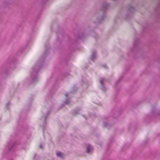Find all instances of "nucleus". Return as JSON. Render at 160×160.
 Wrapping results in <instances>:
<instances>
[{
  "label": "nucleus",
  "instance_id": "1",
  "mask_svg": "<svg viewBox=\"0 0 160 160\" xmlns=\"http://www.w3.org/2000/svg\"><path fill=\"white\" fill-rule=\"evenodd\" d=\"M47 52L44 54L42 57V60L39 61L32 68L30 74L31 82L32 83L34 82L37 80L38 77H37V73L40 69L42 67L44 58L47 55Z\"/></svg>",
  "mask_w": 160,
  "mask_h": 160
},
{
  "label": "nucleus",
  "instance_id": "2",
  "mask_svg": "<svg viewBox=\"0 0 160 160\" xmlns=\"http://www.w3.org/2000/svg\"><path fill=\"white\" fill-rule=\"evenodd\" d=\"M16 146L15 143L12 144H10L6 148L7 151L11 152L14 151L16 149Z\"/></svg>",
  "mask_w": 160,
  "mask_h": 160
},
{
  "label": "nucleus",
  "instance_id": "3",
  "mask_svg": "<svg viewBox=\"0 0 160 160\" xmlns=\"http://www.w3.org/2000/svg\"><path fill=\"white\" fill-rule=\"evenodd\" d=\"M107 81V80L104 78H101L100 80V82L101 85V88L103 91H105L106 90V88L104 86V82Z\"/></svg>",
  "mask_w": 160,
  "mask_h": 160
},
{
  "label": "nucleus",
  "instance_id": "4",
  "mask_svg": "<svg viewBox=\"0 0 160 160\" xmlns=\"http://www.w3.org/2000/svg\"><path fill=\"white\" fill-rule=\"evenodd\" d=\"M42 112L43 113V116L42 118L41 119L42 121L44 120V124L43 125V127H45V124H46V119L48 114L50 113V112L48 111V112L44 113V111H42Z\"/></svg>",
  "mask_w": 160,
  "mask_h": 160
},
{
  "label": "nucleus",
  "instance_id": "5",
  "mask_svg": "<svg viewBox=\"0 0 160 160\" xmlns=\"http://www.w3.org/2000/svg\"><path fill=\"white\" fill-rule=\"evenodd\" d=\"M86 152L88 153H90L93 150L92 146L89 144H87L86 145Z\"/></svg>",
  "mask_w": 160,
  "mask_h": 160
},
{
  "label": "nucleus",
  "instance_id": "6",
  "mask_svg": "<svg viewBox=\"0 0 160 160\" xmlns=\"http://www.w3.org/2000/svg\"><path fill=\"white\" fill-rule=\"evenodd\" d=\"M109 5L107 2H104L102 5V10L104 12L109 7Z\"/></svg>",
  "mask_w": 160,
  "mask_h": 160
},
{
  "label": "nucleus",
  "instance_id": "7",
  "mask_svg": "<svg viewBox=\"0 0 160 160\" xmlns=\"http://www.w3.org/2000/svg\"><path fill=\"white\" fill-rule=\"evenodd\" d=\"M106 15L105 12H103L102 15L100 17L98 18V22L100 23L105 18Z\"/></svg>",
  "mask_w": 160,
  "mask_h": 160
},
{
  "label": "nucleus",
  "instance_id": "8",
  "mask_svg": "<svg viewBox=\"0 0 160 160\" xmlns=\"http://www.w3.org/2000/svg\"><path fill=\"white\" fill-rule=\"evenodd\" d=\"M96 57V51L95 50L93 51L92 52L91 60L92 61H94Z\"/></svg>",
  "mask_w": 160,
  "mask_h": 160
},
{
  "label": "nucleus",
  "instance_id": "9",
  "mask_svg": "<svg viewBox=\"0 0 160 160\" xmlns=\"http://www.w3.org/2000/svg\"><path fill=\"white\" fill-rule=\"evenodd\" d=\"M135 10L134 8L132 5H130L128 6V12H133Z\"/></svg>",
  "mask_w": 160,
  "mask_h": 160
},
{
  "label": "nucleus",
  "instance_id": "10",
  "mask_svg": "<svg viewBox=\"0 0 160 160\" xmlns=\"http://www.w3.org/2000/svg\"><path fill=\"white\" fill-rule=\"evenodd\" d=\"M84 35L82 33L78 35L77 37V38L78 39H82L84 37Z\"/></svg>",
  "mask_w": 160,
  "mask_h": 160
},
{
  "label": "nucleus",
  "instance_id": "11",
  "mask_svg": "<svg viewBox=\"0 0 160 160\" xmlns=\"http://www.w3.org/2000/svg\"><path fill=\"white\" fill-rule=\"evenodd\" d=\"M104 126L105 127H106L108 128H109L110 127L112 126V125L111 124H109L108 122H104Z\"/></svg>",
  "mask_w": 160,
  "mask_h": 160
},
{
  "label": "nucleus",
  "instance_id": "12",
  "mask_svg": "<svg viewBox=\"0 0 160 160\" xmlns=\"http://www.w3.org/2000/svg\"><path fill=\"white\" fill-rule=\"evenodd\" d=\"M56 155L57 156H58L61 158H63V154L60 152H57L56 153Z\"/></svg>",
  "mask_w": 160,
  "mask_h": 160
},
{
  "label": "nucleus",
  "instance_id": "13",
  "mask_svg": "<svg viewBox=\"0 0 160 160\" xmlns=\"http://www.w3.org/2000/svg\"><path fill=\"white\" fill-rule=\"evenodd\" d=\"M80 110V109H79L74 111L73 112V115L78 114L79 113V112Z\"/></svg>",
  "mask_w": 160,
  "mask_h": 160
},
{
  "label": "nucleus",
  "instance_id": "14",
  "mask_svg": "<svg viewBox=\"0 0 160 160\" xmlns=\"http://www.w3.org/2000/svg\"><path fill=\"white\" fill-rule=\"evenodd\" d=\"M138 42V40L137 39L135 41L133 44L135 48L137 46Z\"/></svg>",
  "mask_w": 160,
  "mask_h": 160
},
{
  "label": "nucleus",
  "instance_id": "15",
  "mask_svg": "<svg viewBox=\"0 0 160 160\" xmlns=\"http://www.w3.org/2000/svg\"><path fill=\"white\" fill-rule=\"evenodd\" d=\"M70 102V101L68 99H67L65 102V103L66 104H68Z\"/></svg>",
  "mask_w": 160,
  "mask_h": 160
},
{
  "label": "nucleus",
  "instance_id": "16",
  "mask_svg": "<svg viewBox=\"0 0 160 160\" xmlns=\"http://www.w3.org/2000/svg\"><path fill=\"white\" fill-rule=\"evenodd\" d=\"M121 78H120L118 81L116 82L115 86H116L118 83L121 81Z\"/></svg>",
  "mask_w": 160,
  "mask_h": 160
},
{
  "label": "nucleus",
  "instance_id": "17",
  "mask_svg": "<svg viewBox=\"0 0 160 160\" xmlns=\"http://www.w3.org/2000/svg\"><path fill=\"white\" fill-rule=\"evenodd\" d=\"M9 103L8 102V103H7L6 105V108H7V109H8L9 108H8V106L9 105Z\"/></svg>",
  "mask_w": 160,
  "mask_h": 160
},
{
  "label": "nucleus",
  "instance_id": "18",
  "mask_svg": "<svg viewBox=\"0 0 160 160\" xmlns=\"http://www.w3.org/2000/svg\"><path fill=\"white\" fill-rule=\"evenodd\" d=\"M39 147L41 149H42L43 148V146H42L41 144H40V145Z\"/></svg>",
  "mask_w": 160,
  "mask_h": 160
},
{
  "label": "nucleus",
  "instance_id": "19",
  "mask_svg": "<svg viewBox=\"0 0 160 160\" xmlns=\"http://www.w3.org/2000/svg\"><path fill=\"white\" fill-rule=\"evenodd\" d=\"M69 93H66L65 95L66 96V97H67L69 96Z\"/></svg>",
  "mask_w": 160,
  "mask_h": 160
},
{
  "label": "nucleus",
  "instance_id": "20",
  "mask_svg": "<svg viewBox=\"0 0 160 160\" xmlns=\"http://www.w3.org/2000/svg\"><path fill=\"white\" fill-rule=\"evenodd\" d=\"M103 67H104V68H107V66L106 65H103Z\"/></svg>",
  "mask_w": 160,
  "mask_h": 160
}]
</instances>
